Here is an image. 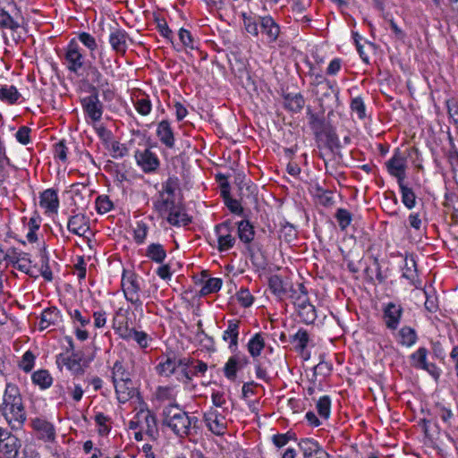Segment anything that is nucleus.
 Instances as JSON below:
<instances>
[{"mask_svg": "<svg viewBox=\"0 0 458 458\" xmlns=\"http://www.w3.org/2000/svg\"><path fill=\"white\" fill-rule=\"evenodd\" d=\"M305 106V99L300 93L290 96L288 94V111L298 113L303 109Z\"/></svg>", "mask_w": 458, "mask_h": 458, "instance_id": "3c124183", "label": "nucleus"}, {"mask_svg": "<svg viewBox=\"0 0 458 458\" xmlns=\"http://www.w3.org/2000/svg\"><path fill=\"white\" fill-rule=\"evenodd\" d=\"M21 98V94L17 90L16 87L11 86H2L0 89V100L3 102H6L9 105L15 104L18 99Z\"/></svg>", "mask_w": 458, "mask_h": 458, "instance_id": "c9c22d12", "label": "nucleus"}, {"mask_svg": "<svg viewBox=\"0 0 458 458\" xmlns=\"http://www.w3.org/2000/svg\"><path fill=\"white\" fill-rule=\"evenodd\" d=\"M399 343L402 345L411 347L416 344L418 340V335L415 329L411 327L404 326L399 330Z\"/></svg>", "mask_w": 458, "mask_h": 458, "instance_id": "72a5a7b5", "label": "nucleus"}, {"mask_svg": "<svg viewBox=\"0 0 458 458\" xmlns=\"http://www.w3.org/2000/svg\"><path fill=\"white\" fill-rule=\"evenodd\" d=\"M85 55L76 38H72L64 48V64L66 69L78 74L83 69Z\"/></svg>", "mask_w": 458, "mask_h": 458, "instance_id": "39448f33", "label": "nucleus"}, {"mask_svg": "<svg viewBox=\"0 0 458 458\" xmlns=\"http://www.w3.org/2000/svg\"><path fill=\"white\" fill-rule=\"evenodd\" d=\"M96 424L98 426V433L101 436H106L110 431L108 422L110 419L102 412H97L94 416Z\"/></svg>", "mask_w": 458, "mask_h": 458, "instance_id": "864d4df0", "label": "nucleus"}, {"mask_svg": "<svg viewBox=\"0 0 458 458\" xmlns=\"http://www.w3.org/2000/svg\"><path fill=\"white\" fill-rule=\"evenodd\" d=\"M133 411L135 414L129 422V428L144 430L145 435L152 441L157 440L159 431L157 425V420L154 414L148 410L147 403L140 400L135 404Z\"/></svg>", "mask_w": 458, "mask_h": 458, "instance_id": "20e7f679", "label": "nucleus"}, {"mask_svg": "<svg viewBox=\"0 0 458 458\" xmlns=\"http://www.w3.org/2000/svg\"><path fill=\"white\" fill-rule=\"evenodd\" d=\"M222 280L220 278L212 277L208 279L200 289L201 295H208L216 293L221 289Z\"/></svg>", "mask_w": 458, "mask_h": 458, "instance_id": "de8ad7c7", "label": "nucleus"}, {"mask_svg": "<svg viewBox=\"0 0 458 458\" xmlns=\"http://www.w3.org/2000/svg\"><path fill=\"white\" fill-rule=\"evenodd\" d=\"M157 136L159 141L167 148H174L175 137L171 123L168 120H162L157 126Z\"/></svg>", "mask_w": 458, "mask_h": 458, "instance_id": "412c9836", "label": "nucleus"}, {"mask_svg": "<svg viewBox=\"0 0 458 458\" xmlns=\"http://www.w3.org/2000/svg\"><path fill=\"white\" fill-rule=\"evenodd\" d=\"M269 288L271 292L281 301H283L286 295L284 289V281L281 276L273 275L269 278Z\"/></svg>", "mask_w": 458, "mask_h": 458, "instance_id": "4c0bfd02", "label": "nucleus"}, {"mask_svg": "<svg viewBox=\"0 0 458 458\" xmlns=\"http://www.w3.org/2000/svg\"><path fill=\"white\" fill-rule=\"evenodd\" d=\"M238 235L242 242L248 243L252 241L254 232L248 221H241L238 224Z\"/></svg>", "mask_w": 458, "mask_h": 458, "instance_id": "37998d69", "label": "nucleus"}, {"mask_svg": "<svg viewBox=\"0 0 458 458\" xmlns=\"http://www.w3.org/2000/svg\"><path fill=\"white\" fill-rule=\"evenodd\" d=\"M112 382H123L131 381L132 377V366L131 362L125 361L124 360H117L114 361L112 367Z\"/></svg>", "mask_w": 458, "mask_h": 458, "instance_id": "6ab92c4d", "label": "nucleus"}, {"mask_svg": "<svg viewBox=\"0 0 458 458\" xmlns=\"http://www.w3.org/2000/svg\"><path fill=\"white\" fill-rule=\"evenodd\" d=\"M265 347L264 338L260 334L254 335L248 343V351L252 357L259 356Z\"/></svg>", "mask_w": 458, "mask_h": 458, "instance_id": "79ce46f5", "label": "nucleus"}, {"mask_svg": "<svg viewBox=\"0 0 458 458\" xmlns=\"http://www.w3.org/2000/svg\"><path fill=\"white\" fill-rule=\"evenodd\" d=\"M290 350L294 352L303 360L310 358V347L312 346L308 330L301 327L293 333L289 338Z\"/></svg>", "mask_w": 458, "mask_h": 458, "instance_id": "0eeeda50", "label": "nucleus"}, {"mask_svg": "<svg viewBox=\"0 0 458 458\" xmlns=\"http://www.w3.org/2000/svg\"><path fill=\"white\" fill-rule=\"evenodd\" d=\"M31 380L34 385L40 389L49 388L53 384V377L47 369H38L31 375Z\"/></svg>", "mask_w": 458, "mask_h": 458, "instance_id": "2f4dec72", "label": "nucleus"}, {"mask_svg": "<svg viewBox=\"0 0 458 458\" xmlns=\"http://www.w3.org/2000/svg\"><path fill=\"white\" fill-rule=\"evenodd\" d=\"M387 172L397 179L398 184L404 182L406 177L407 157L398 148L393 157L386 162Z\"/></svg>", "mask_w": 458, "mask_h": 458, "instance_id": "9d476101", "label": "nucleus"}, {"mask_svg": "<svg viewBox=\"0 0 458 458\" xmlns=\"http://www.w3.org/2000/svg\"><path fill=\"white\" fill-rule=\"evenodd\" d=\"M259 31L266 34L269 41H276L280 33L278 24L270 16L259 17Z\"/></svg>", "mask_w": 458, "mask_h": 458, "instance_id": "a878e982", "label": "nucleus"}, {"mask_svg": "<svg viewBox=\"0 0 458 458\" xmlns=\"http://www.w3.org/2000/svg\"><path fill=\"white\" fill-rule=\"evenodd\" d=\"M67 228L72 233L83 236L89 229V219L82 214H76L69 218Z\"/></svg>", "mask_w": 458, "mask_h": 458, "instance_id": "393cba45", "label": "nucleus"}, {"mask_svg": "<svg viewBox=\"0 0 458 458\" xmlns=\"http://www.w3.org/2000/svg\"><path fill=\"white\" fill-rule=\"evenodd\" d=\"M350 108L360 120H363L367 115L366 106L361 97L353 98L351 101Z\"/></svg>", "mask_w": 458, "mask_h": 458, "instance_id": "8fccbe9b", "label": "nucleus"}, {"mask_svg": "<svg viewBox=\"0 0 458 458\" xmlns=\"http://www.w3.org/2000/svg\"><path fill=\"white\" fill-rule=\"evenodd\" d=\"M166 221L174 226H182L189 225L191 220L190 216L183 212L180 207H175L173 210L166 214Z\"/></svg>", "mask_w": 458, "mask_h": 458, "instance_id": "7c9ffc66", "label": "nucleus"}, {"mask_svg": "<svg viewBox=\"0 0 458 458\" xmlns=\"http://www.w3.org/2000/svg\"><path fill=\"white\" fill-rule=\"evenodd\" d=\"M259 17H244V26L248 33L258 36L259 32Z\"/></svg>", "mask_w": 458, "mask_h": 458, "instance_id": "bf43d9fd", "label": "nucleus"}, {"mask_svg": "<svg viewBox=\"0 0 458 458\" xmlns=\"http://www.w3.org/2000/svg\"><path fill=\"white\" fill-rule=\"evenodd\" d=\"M90 76L92 82L95 83L98 88L104 89L109 86L108 80L104 77L97 67H90Z\"/></svg>", "mask_w": 458, "mask_h": 458, "instance_id": "5fc2aeb1", "label": "nucleus"}, {"mask_svg": "<svg viewBox=\"0 0 458 458\" xmlns=\"http://www.w3.org/2000/svg\"><path fill=\"white\" fill-rule=\"evenodd\" d=\"M223 338L225 341L230 340V347L237 345L238 324L236 322H229L227 329L224 332Z\"/></svg>", "mask_w": 458, "mask_h": 458, "instance_id": "603ef678", "label": "nucleus"}, {"mask_svg": "<svg viewBox=\"0 0 458 458\" xmlns=\"http://www.w3.org/2000/svg\"><path fill=\"white\" fill-rule=\"evenodd\" d=\"M237 300L244 307H250L253 303V296L248 289H241L237 293Z\"/></svg>", "mask_w": 458, "mask_h": 458, "instance_id": "774afa93", "label": "nucleus"}, {"mask_svg": "<svg viewBox=\"0 0 458 458\" xmlns=\"http://www.w3.org/2000/svg\"><path fill=\"white\" fill-rule=\"evenodd\" d=\"M113 208V203L109 199L108 196L102 195L98 196L96 199V208L99 214H106L109 212Z\"/></svg>", "mask_w": 458, "mask_h": 458, "instance_id": "4d7b16f0", "label": "nucleus"}, {"mask_svg": "<svg viewBox=\"0 0 458 458\" xmlns=\"http://www.w3.org/2000/svg\"><path fill=\"white\" fill-rule=\"evenodd\" d=\"M308 114L310 118V127L314 131L315 135L318 134V131H322L328 125L325 123L322 118L313 114L310 108H308Z\"/></svg>", "mask_w": 458, "mask_h": 458, "instance_id": "6e6d98bb", "label": "nucleus"}, {"mask_svg": "<svg viewBox=\"0 0 458 458\" xmlns=\"http://www.w3.org/2000/svg\"><path fill=\"white\" fill-rule=\"evenodd\" d=\"M81 103L86 117L90 119L91 122L97 123L102 119L103 104L97 93L81 98Z\"/></svg>", "mask_w": 458, "mask_h": 458, "instance_id": "ddd939ff", "label": "nucleus"}, {"mask_svg": "<svg viewBox=\"0 0 458 458\" xmlns=\"http://www.w3.org/2000/svg\"><path fill=\"white\" fill-rule=\"evenodd\" d=\"M175 207L174 198L165 193H158V197L153 201V208L160 216H166Z\"/></svg>", "mask_w": 458, "mask_h": 458, "instance_id": "cd10ccee", "label": "nucleus"}, {"mask_svg": "<svg viewBox=\"0 0 458 458\" xmlns=\"http://www.w3.org/2000/svg\"><path fill=\"white\" fill-rule=\"evenodd\" d=\"M335 217L338 223V225L342 231H345L346 228L350 225L352 216L351 212H349L345 208H338L335 212Z\"/></svg>", "mask_w": 458, "mask_h": 458, "instance_id": "49530a36", "label": "nucleus"}, {"mask_svg": "<svg viewBox=\"0 0 458 458\" xmlns=\"http://www.w3.org/2000/svg\"><path fill=\"white\" fill-rule=\"evenodd\" d=\"M299 449L303 453L305 458H312L321 450L318 443L313 439L304 438L297 443Z\"/></svg>", "mask_w": 458, "mask_h": 458, "instance_id": "473e14b6", "label": "nucleus"}, {"mask_svg": "<svg viewBox=\"0 0 458 458\" xmlns=\"http://www.w3.org/2000/svg\"><path fill=\"white\" fill-rule=\"evenodd\" d=\"M122 288L126 301L131 302L136 310H142V301L140 298L141 287L139 277L134 274L123 275Z\"/></svg>", "mask_w": 458, "mask_h": 458, "instance_id": "6e6552de", "label": "nucleus"}, {"mask_svg": "<svg viewBox=\"0 0 458 458\" xmlns=\"http://www.w3.org/2000/svg\"><path fill=\"white\" fill-rule=\"evenodd\" d=\"M40 274L43 276V278L47 281L51 282L53 280V273L50 267L49 264V256L46 250V247L44 246L42 250H40Z\"/></svg>", "mask_w": 458, "mask_h": 458, "instance_id": "58836bf2", "label": "nucleus"}, {"mask_svg": "<svg viewBox=\"0 0 458 458\" xmlns=\"http://www.w3.org/2000/svg\"><path fill=\"white\" fill-rule=\"evenodd\" d=\"M21 442L16 436L0 427V453L6 458H16Z\"/></svg>", "mask_w": 458, "mask_h": 458, "instance_id": "9b49d317", "label": "nucleus"}, {"mask_svg": "<svg viewBox=\"0 0 458 458\" xmlns=\"http://www.w3.org/2000/svg\"><path fill=\"white\" fill-rule=\"evenodd\" d=\"M178 37L180 42L184 47L190 49H194L196 47L195 41L191 36V33L189 30L182 28L180 29V30L178 31Z\"/></svg>", "mask_w": 458, "mask_h": 458, "instance_id": "680f3d73", "label": "nucleus"}, {"mask_svg": "<svg viewBox=\"0 0 458 458\" xmlns=\"http://www.w3.org/2000/svg\"><path fill=\"white\" fill-rule=\"evenodd\" d=\"M178 187V180L177 178L169 177L163 184H162V191L159 193H165V195L173 196L174 195V191Z\"/></svg>", "mask_w": 458, "mask_h": 458, "instance_id": "69168bd1", "label": "nucleus"}, {"mask_svg": "<svg viewBox=\"0 0 458 458\" xmlns=\"http://www.w3.org/2000/svg\"><path fill=\"white\" fill-rule=\"evenodd\" d=\"M40 207L47 214H56L59 208V198L57 191L54 189H47L40 194Z\"/></svg>", "mask_w": 458, "mask_h": 458, "instance_id": "5701e85b", "label": "nucleus"}, {"mask_svg": "<svg viewBox=\"0 0 458 458\" xmlns=\"http://www.w3.org/2000/svg\"><path fill=\"white\" fill-rule=\"evenodd\" d=\"M428 351L426 347H420L411 354V364L417 369L427 371L432 377L437 380L441 375V369L435 364L428 362Z\"/></svg>", "mask_w": 458, "mask_h": 458, "instance_id": "1a4fd4ad", "label": "nucleus"}, {"mask_svg": "<svg viewBox=\"0 0 458 458\" xmlns=\"http://www.w3.org/2000/svg\"><path fill=\"white\" fill-rule=\"evenodd\" d=\"M0 25L3 28L15 30L19 28V24L13 18L5 11L2 10L0 13Z\"/></svg>", "mask_w": 458, "mask_h": 458, "instance_id": "e2e57ef3", "label": "nucleus"}, {"mask_svg": "<svg viewBox=\"0 0 458 458\" xmlns=\"http://www.w3.org/2000/svg\"><path fill=\"white\" fill-rule=\"evenodd\" d=\"M36 355L31 351H27L23 353L21 360L19 361V368L24 372H30L35 365Z\"/></svg>", "mask_w": 458, "mask_h": 458, "instance_id": "09e8293b", "label": "nucleus"}, {"mask_svg": "<svg viewBox=\"0 0 458 458\" xmlns=\"http://www.w3.org/2000/svg\"><path fill=\"white\" fill-rule=\"evenodd\" d=\"M76 40L78 43L81 42L85 47L89 49L91 58H96L95 52L98 49V43L95 37H93L89 32L82 31L77 34Z\"/></svg>", "mask_w": 458, "mask_h": 458, "instance_id": "f704fd0d", "label": "nucleus"}, {"mask_svg": "<svg viewBox=\"0 0 458 458\" xmlns=\"http://www.w3.org/2000/svg\"><path fill=\"white\" fill-rule=\"evenodd\" d=\"M134 157L137 165L146 174H151L156 172L160 165L158 157L149 148H145L143 150H136Z\"/></svg>", "mask_w": 458, "mask_h": 458, "instance_id": "4468645a", "label": "nucleus"}, {"mask_svg": "<svg viewBox=\"0 0 458 458\" xmlns=\"http://www.w3.org/2000/svg\"><path fill=\"white\" fill-rule=\"evenodd\" d=\"M306 399L305 398H294L291 397L288 399V406L293 411V413H299L305 410Z\"/></svg>", "mask_w": 458, "mask_h": 458, "instance_id": "338daca9", "label": "nucleus"}, {"mask_svg": "<svg viewBox=\"0 0 458 458\" xmlns=\"http://www.w3.org/2000/svg\"><path fill=\"white\" fill-rule=\"evenodd\" d=\"M401 193H402V202L403 205L411 209L416 205V196L411 188L408 187L404 182L398 184Z\"/></svg>", "mask_w": 458, "mask_h": 458, "instance_id": "ea45409f", "label": "nucleus"}, {"mask_svg": "<svg viewBox=\"0 0 458 458\" xmlns=\"http://www.w3.org/2000/svg\"><path fill=\"white\" fill-rule=\"evenodd\" d=\"M131 340L135 341L140 348L145 349L148 346L150 338L144 331H138L134 328Z\"/></svg>", "mask_w": 458, "mask_h": 458, "instance_id": "0e129e2a", "label": "nucleus"}, {"mask_svg": "<svg viewBox=\"0 0 458 458\" xmlns=\"http://www.w3.org/2000/svg\"><path fill=\"white\" fill-rule=\"evenodd\" d=\"M113 328L115 332V334H117L122 339L125 340V341H131V335H132V332L134 330L133 327H130L128 326V323L125 322V323H117L116 322V319L114 318V325H113Z\"/></svg>", "mask_w": 458, "mask_h": 458, "instance_id": "c03bdc74", "label": "nucleus"}, {"mask_svg": "<svg viewBox=\"0 0 458 458\" xmlns=\"http://www.w3.org/2000/svg\"><path fill=\"white\" fill-rule=\"evenodd\" d=\"M449 118L455 125H458V99L452 98L445 102Z\"/></svg>", "mask_w": 458, "mask_h": 458, "instance_id": "052dcab7", "label": "nucleus"}, {"mask_svg": "<svg viewBox=\"0 0 458 458\" xmlns=\"http://www.w3.org/2000/svg\"><path fill=\"white\" fill-rule=\"evenodd\" d=\"M146 256L156 263H162L166 258V251L159 243H151L148 245Z\"/></svg>", "mask_w": 458, "mask_h": 458, "instance_id": "e433bc0d", "label": "nucleus"}, {"mask_svg": "<svg viewBox=\"0 0 458 458\" xmlns=\"http://www.w3.org/2000/svg\"><path fill=\"white\" fill-rule=\"evenodd\" d=\"M382 312L383 321L386 328L390 330L397 329L403 313L402 305L390 301L383 306Z\"/></svg>", "mask_w": 458, "mask_h": 458, "instance_id": "f3484780", "label": "nucleus"}, {"mask_svg": "<svg viewBox=\"0 0 458 458\" xmlns=\"http://www.w3.org/2000/svg\"><path fill=\"white\" fill-rule=\"evenodd\" d=\"M189 360H176L174 358H167L165 361L160 362L157 367V370L159 375L165 376V377H170L172 374L174 373L175 369L179 366H184L188 367Z\"/></svg>", "mask_w": 458, "mask_h": 458, "instance_id": "c85d7f7f", "label": "nucleus"}, {"mask_svg": "<svg viewBox=\"0 0 458 458\" xmlns=\"http://www.w3.org/2000/svg\"><path fill=\"white\" fill-rule=\"evenodd\" d=\"M2 412L13 428L21 425L26 420L22 399L18 387L8 384L3 397Z\"/></svg>", "mask_w": 458, "mask_h": 458, "instance_id": "f03ea898", "label": "nucleus"}, {"mask_svg": "<svg viewBox=\"0 0 458 458\" xmlns=\"http://www.w3.org/2000/svg\"><path fill=\"white\" fill-rule=\"evenodd\" d=\"M129 34L122 28H114L110 30L108 43L114 52L124 56L128 49V41H131Z\"/></svg>", "mask_w": 458, "mask_h": 458, "instance_id": "2eb2a0df", "label": "nucleus"}, {"mask_svg": "<svg viewBox=\"0 0 458 458\" xmlns=\"http://www.w3.org/2000/svg\"><path fill=\"white\" fill-rule=\"evenodd\" d=\"M148 231V227L145 223L138 222L136 224V227L134 228V232H133L134 241L138 244L143 243L147 237Z\"/></svg>", "mask_w": 458, "mask_h": 458, "instance_id": "13d9d810", "label": "nucleus"}, {"mask_svg": "<svg viewBox=\"0 0 458 458\" xmlns=\"http://www.w3.org/2000/svg\"><path fill=\"white\" fill-rule=\"evenodd\" d=\"M297 288L291 287L288 291V299L294 308V315L301 322L312 324L317 318V311L313 304L310 302L308 293L302 283L297 284Z\"/></svg>", "mask_w": 458, "mask_h": 458, "instance_id": "7ed1b4c3", "label": "nucleus"}, {"mask_svg": "<svg viewBox=\"0 0 458 458\" xmlns=\"http://www.w3.org/2000/svg\"><path fill=\"white\" fill-rule=\"evenodd\" d=\"M62 321L60 310L55 307L45 309L39 318L38 328L40 331L57 326Z\"/></svg>", "mask_w": 458, "mask_h": 458, "instance_id": "4be33fe9", "label": "nucleus"}, {"mask_svg": "<svg viewBox=\"0 0 458 458\" xmlns=\"http://www.w3.org/2000/svg\"><path fill=\"white\" fill-rule=\"evenodd\" d=\"M246 363L247 360L244 357L239 355L231 357L224 369L225 377L230 380H234L237 370L242 369Z\"/></svg>", "mask_w": 458, "mask_h": 458, "instance_id": "c756f323", "label": "nucleus"}, {"mask_svg": "<svg viewBox=\"0 0 458 458\" xmlns=\"http://www.w3.org/2000/svg\"><path fill=\"white\" fill-rule=\"evenodd\" d=\"M163 423L178 437L184 438L197 435L199 430V420L190 415L178 405H169L164 409Z\"/></svg>", "mask_w": 458, "mask_h": 458, "instance_id": "f257e3e1", "label": "nucleus"}, {"mask_svg": "<svg viewBox=\"0 0 458 458\" xmlns=\"http://www.w3.org/2000/svg\"><path fill=\"white\" fill-rule=\"evenodd\" d=\"M32 427L39 434L41 439L46 441H53L55 439V428L49 421L36 418L32 420Z\"/></svg>", "mask_w": 458, "mask_h": 458, "instance_id": "bb28decb", "label": "nucleus"}, {"mask_svg": "<svg viewBox=\"0 0 458 458\" xmlns=\"http://www.w3.org/2000/svg\"><path fill=\"white\" fill-rule=\"evenodd\" d=\"M316 408L319 416L323 419H328L331 411V399L328 395H324L318 399Z\"/></svg>", "mask_w": 458, "mask_h": 458, "instance_id": "a18cd8bd", "label": "nucleus"}, {"mask_svg": "<svg viewBox=\"0 0 458 458\" xmlns=\"http://www.w3.org/2000/svg\"><path fill=\"white\" fill-rule=\"evenodd\" d=\"M316 137L318 142L323 143L332 152L341 147L335 130L330 125L318 131Z\"/></svg>", "mask_w": 458, "mask_h": 458, "instance_id": "b1692460", "label": "nucleus"}, {"mask_svg": "<svg viewBox=\"0 0 458 458\" xmlns=\"http://www.w3.org/2000/svg\"><path fill=\"white\" fill-rule=\"evenodd\" d=\"M226 413L225 409L208 408L203 412V422L206 428L216 436H224L228 425Z\"/></svg>", "mask_w": 458, "mask_h": 458, "instance_id": "423d86ee", "label": "nucleus"}, {"mask_svg": "<svg viewBox=\"0 0 458 458\" xmlns=\"http://www.w3.org/2000/svg\"><path fill=\"white\" fill-rule=\"evenodd\" d=\"M113 385L119 403H125L130 400L135 399L134 402L136 404L140 400H142L138 388L132 380L113 383Z\"/></svg>", "mask_w": 458, "mask_h": 458, "instance_id": "dca6fc26", "label": "nucleus"}, {"mask_svg": "<svg viewBox=\"0 0 458 458\" xmlns=\"http://www.w3.org/2000/svg\"><path fill=\"white\" fill-rule=\"evenodd\" d=\"M8 264L26 275H30L31 260L30 254L26 252L9 249Z\"/></svg>", "mask_w": 458, "mask_h": 458, "instance_id": "a211bd4d", "label": "nucleus"}, {"mask_svg": "<svg viewBox=\"0 0 458 458\" xmlns=\"http://www.w3.org/2000/svg\"><path fill=\"white\" fill-rule=\"evenodd\" d=\"M217 237V249L219 251H226L232 249L235 243L233 236L234 228L229 221L217 225L215 228Z\"/></svg>", "mask_w": 458, "mask_h": 458, "instance_id": "f8f14e48", "label": "nucleus"}, {"mask_svg": "<svg viewBox=\"0 0 458 458\" xmlns=\"http://www.w3.org/2000/svg\"><path fill=\"white\" fill-rule=\"evenodd\" d=\"M133 106L136 111L141 115H148L152 110V104L148 96H137L133 100Z\"/></svg>", "mask_w": 458, "mask_h": 458, "instance_id": "a19ab883", "label": "nucleus"}, {"mask_svg": "<svg viewBox=\"0 0 458 458\" xmlns=\"http://www.w3.org/2000/svg\"><path fill=\"white\" fill-rule=\"evenodd\" d=\"M81 361L82 355L74 352H72L70 355L60 354L57 357V363H63L74 375H82L84 373Z\"/></svg>", "mask_w": 458, "mask_h": 458, "instance_id": "aec40b11", "label": "nucleus"}]
</instances>
